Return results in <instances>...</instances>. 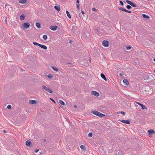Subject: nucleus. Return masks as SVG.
<instances>
[{"mask_svg":"<svg viewBox=\"0 0 155 155\" xmlns=\"http://www.w3.org/2000/svg\"><path fill=\"white\" fill-rule=\"evenodd\" d=\"M153 60L155 62V58H153Z\"/></svg>","mask_w":155,"mask_h":155,"instance_id":"8fccbe9b","label":"nucleus"},{"mask_svg":"<svg viewBox=\"0 0 155 155\" xmlns=\"http://www.w3.org/2000/svg\"><path fill=\"white\" fill-rule=\"evenodd\" d=\"M126 7L127 9L129 10H130L131 8H132L131 6L129 5H127Z\"/></svg>","mask_w":155,"mask_h":155,"instance_id":"bb28decb","label":"nucleus"},{"mask_svg":"<svg viewBox=\"0 0 155 155\" xmlns=\"http://www.w3.org/2000/svg\"><path fill=\"white\" fill-rule=\"evenodd\" d=\"M154 72L155 73V70H154Z\"/></svg>","mask_w":155,"mask_h":155,"instance_id":"5fc2aeb1","label":"nucleus"},{"mask_svg":"<svg viewBox=\"0 0 155 155\" xmlns=\"http://www.w3.org/2000/svg\"><path fill=\"white\" fill-rule=\"evenodd\" d=\"M145 80H147L149 81H152L154 80V77L151 75H148L144 78Z\"/></svg>","mask_w":155,"mask_h":155,"instance_id":"f03ea898","label":"nucleus"},{"mask_svg":"<svg viewBox=\"0 0 155 155\" xmlns=\"http://www.w3.org/2000/svg\"><path fill=\"white\" fill-rule=\"evenodd\" d=\"M119 121H120V122L124 123L126 124H130V120H119Z\"/></svg>","mask_w":155,"mask_h":155,"instance_id":"6e6552de","label":"nucleus"},{"mask_svg":"<svg viewBox=\"0 0 155 155\" xmlns=\"http://www.w3.org/2000/svg\"><path fill=\"white\" fill-rule=\"evenodd\" d=\"M3 132L5 133H6V131L5 130H4Z\"/></svg>","mask_w":155,"mask_h":155,"instance_id":"de8ad7c7","label":"nucleus"},{"mask_svg":"<svg viewBox=\"0 0 155 155\" xmlns=\"http://www.w3.org/2000/svg\"><path fill=\"white\" fill-rule=\"evenodd\" d=\"M51 67L54 70L56 71H58V69L55 67L52 66Z\"/></svg>","mask_w":155,"mask_h":155,"instance_id":"a878e982","label":"nucleus"},{"mask_svg":"<svg viewBox=\"0 0 155 155\" xmlns=\"http://www.w3.org/2000/svg\"><path fill=\"white\" fill-rule=\"evenodd\" d=\"M116 154L117 155H122L123 153L120 150H118L116 151L115 152Z\"/></svg>","mask_w":155,"mask_h":155,"instance_id":"2eb2a0df","label":"nucleus"},{"mask_svg":"<svg viewBox=\"0 0 155 155\" xmlns=\"http://www.w3.org/2000/svg\"><path fill=\"white\" fill-rule=\"evenodd\" d=\"M30 25L28 22H25L22 25V27L25 29L29 27Z\"/></svg>","mask_w":155,"mask_h":155,"instance_id":"0eeeda50","label":"nucleus"},{"mask_svg":"<svg viewBox=\"0 0 155 155\" xmlns=\"http://www.w3.org/2000/svg\"><path fill=\"white\" fill-rule=\"evenodd\" d=\"M37 101L35 100H30L29 101V102L31 104H35L37 103Z\"/></svg>","mask_w":155,"mask_h":155,"instance_id":"4468645a","label":"nucleus"},{"mask_svg":"<svg viewBox=\"0 0 155 155\" xmlns=\"http://www.w3.org/2000/svg\"><path fill=\"white\" fill-rule=\"evenodd\" d=\"M47 77L48 78H51L52 77V76L51 74H49L47 75Z\"/></svg>","mask_w":155,"mask_h":155,"instance_id":"f704fd0d","label":"nucleus"},{"mask_svg":"<svg viewBox=\"0 0 155 155\" xmlns=\"http://www.w3.org/2000/svg\"><path fill=\"white\" fill-rule=\"evenodd\" d=\"M35 25L37 27V28H41V25L40 23H36Z\"/></svg>","mask_w":155,"mask_h":155,"instance_id":"412c9836","label":"nucleus"},{"mask_svg":"<svg viewBox=\"0 0 155 155\" xmlns=\"http://www.w3.org/2000/svg\"><path fill=\"white\" fill-rule=\"evenodd\" d=\"M150 137H151L152 136V134L151 135H150Z\"/></svg>","mask_w":155,"mask_h":155,"instance_id":"864d4df0","label":"nucleus"},{"mask_svg":"<svg viewBox=\"0 0 155 155\" xmlns=\"http://www.w3.org/2000/svg\"><path fill=\"white\" fill-rule=\"evenodd\" d=\"M27 0H19V2L20 3L24 4L26 2Z\"/></svg>","mask_w":155,"mask_h":155,"instance_id":"393cba45","label":"nucleus"},{"mask_svg":"<svg viewBox=\"0 0 155 155\" xmlns=\"http://www.w3.org/2000/svg\"><path fill=\"white\" fill-rule=\"evenodd\" d=\"M80 13H79V17L81 18V16H80Z\"/></svg>","mask_w":155,"mask_h":155,"instance_id":"09e8293b","label":"nucleus"},{"mask_svg":"<svg viewBox=\"0 0 155 155\" xmlns=\"http://www.w3.org/2000/svg\"><path fill=\"white\" fill-rule=\"evenodd\" d=\"M126 2L128 4L134 7H137V5L131 1L127 0H126Z\"/></svg>","mask_w":155,"mask_h":155,"instance_id":"20e7f679","label":"nucleus"},{"mask_svg":"<svg viewBox=\"0 0 155 155\" xmlns=\"http://www.w3.org/2000/svg\"><path fill=\"white\" fill-rule=\"evenodd\" d=\"M76 3H77H77H78V4H79V2L78 0H77Z\"/></svg>","mask_w":155,"mask_h":155,"instance_id":"37998d69","label":"nucleus"},{"mask_svg":"<svg viewBox=\"0 0 155 155\" xmlns=\"http://www.w3.org/2000/svg\"><path fill=\"white\" fill-rule=\"evenodd\" d=\"M11 107H12V106H11V105H8L7 107V108L8 109H11Z\"/></svg>","mask_w":155,"mask_h":155,"instance_id":"c9c22d12","label":"nucleus"},{"mask_svg":"<svg viewBox=\"0 0 155 155\" xmlns=\"http://www.w3.org/2000/svg\"><path fill=\"white\" fill-rule=\"evenodd\" d=\"M47 36L46 35H44L43 36V39L45 40H46L47 39Z\"/></svg>","mask_w":155,"mask_h":155,"instance_id":"cd10ccee","label":"nucleus"},{"mask_svg":"<svg viewBox=\"0 0 155 155\" xmlns=\"http://www.w3.org/2000/svg\"><path fill=\"white\" fill-rule=\"evenodd\" d=\"M77 8L78 9V11L80 12V5L79 4H76Z\"/></svg>","mask_w":155,"mask_h":155,"instance_id":"c85d7f7f","label":"nucleus"},{"mask_svg":"<svg viewBox=\"0 0 155 155\" xmlns=\"http://www.w3.org/2000/svg\"><path fill=\"white\" fill-rule=\"evenodd\" d=\"M80 147L82 149L85 150V147L84 145H81L80 146Z\"/></svg>","mask_w":155,"mask_h":155,"instance_id":"c756f323","label":"nucleus"},{"mask_svg":"<svg viewBox=\"0 0 155 155\" xmlns=\"http://www.w3.org/2000/svg\"><path fill=\"white\" fill-rule=\"evenodd\" d=\"M119 75L120 76H122V74H121V73H120L119 74Z\"/></svg>","mask_w":155,"mask_h":155,"instance_id":"49530a36","label":"nucleus"},{"mask_svg":"<svg viewBox=\"0 0 155 155\" xmlns=\"http://www.w3.org/2000/svg\"><path fill=\"white\" fill-rule=\"evenodd\" d=\"M102 44L105 47H107L109 45V42L106 40H104L102 41Z\"/></svg>","mask_w":155,"mask_h":155,"instance_id":"39448f33","label":"nucleus"},{"mask_svg":"<svg viewBox=\"0 0 155 155\" xmlns=\"http://www.w3.org/2000/svg\"><path fill=\"white\" fill-rule=\"evenodd\" d=\"M91 94L96 97H98L99 96V94L96 91H92L91 92Z\"/></svg>","mask_w":155,"mask_h":155,"instance_id":"423d86ee","label":"nucleus"},{"mask_svg":"<svg viewBox=\"0 0 155 155\" xmlns=\"http://www.w3.org/2000/svg\"><path fill=\"white\" fill-rule=\"evenodd\" d=\"M66 14H67V16H68V17L69 18H71V16L70 15L69 13V12L67 10H66Z\"/></svg>","mask_w":155,"mask_h":155,"instance_id":"5701e85b","label":"nucleus"},{"mask_svg":"<svg viewBox=\"0 0 155 155\" xmlns=\"http://www.w3.org/2000/svg\"><path fill=\"white\" fill-rule=\"evenodd\" d=\"M137 104H138L139 105H140V106H141L143 109L147 110V108L143 104L138 102L137 103Z\"/></svg>","mask_w":155,"mask_h":155,"instance_id":"ddd939ff","label":"nucleus"},{"mask_svg":"<svg viewBox=\"0 0 155 155\" xmlns=\"http://www.w3.org/2000/svg\"><path fill=\"white\" fill-rule=\"evenodd\" d=\"M123 82L124 83V84L125 85H127L129 84V82L127 79H124L123 81Z\"/></svg>","mask_w":155,"mask_h":155,"instance_id":"aec40b11","label":"nucleus"},{"mask_svg":"<svg viewBox=\"0 0 155 155\" xmlns=\"http://www.w3.org/2000/svg\"><path fill=\"white\" fill-rule=\"evenodd\" d=\"M142 16L143 18H146L147 19H149L150 18V17L149 16L146 14H142Z\"/></svg>","mask_w":155,"mask_h":155,"instance_id":"4be33fe9","label":"nucleus"},{"mask_svg":"<svg viewBox=\"0 0 155 155\" xmlns=\"http://www.w3.org/2000/svg\"><path fill=\"white\" fill-rule=\"evenodd\" d=\"M33 44L34 45H38L39 46V45H40V44L37 43L36 42H34L33 43Z\"/></svg>","mask_w":155,"mask_h":155,"instance_id":"7c9ffc66","label":"nucleus"},{"mask_svg":"<svg viewBox=\"0 0 155 155\" xmlns=\"http://www.w3.org/2000/svg\"><path fill=\"white\" fill-rule=\"evenodd\" d=\"M26 145L27 147H31V142L30 140H27L26 142Z\"/></svg>","mask_w":155,"mask_h":155,"instance_id":"9b49d317","label":"nucleus"},{"mask_svg":"<svg viewBox=\"0 0 155 155\" xmlns=\"http://www.w3.org/2000/svg\"><path fill=\"white\" fill-rule=\"evenodd\" d=\"M39 150L38 149H36L35 150V153H37L38 151Z\"/></svg>","mask_w":155,"mask_h":155,"instance_id":"a19ab883","label":"nucleus"},{"mask_svg":"<svg viewBox=\"0 0 155 155\" xmlns=\"http://www.w3.org/2000/svg\"><path fill=\"white\" fill-rule=\"evenodd\" d=\"M25 15L24 14L21 15L19 17L21 21L24 20L25 19Z\"/></svg>","mask_w":155,"mask_h":155,"instance_id":"dca6fc26","label":"nucleus"},{"mask_svg":"<svg viewBox=\"0 0 155 155\" xmlns=\"http://www.w3.org/2000/svg\"><path fill=\"white\" fill-rule=\"evenodd\" d=\"M91 113L94 114L95 115L100 117L106 116V115L102 114L101 113L96 110H91Z\"/></svg>","mask_w":155,"mask_h":155,"instance_id":"f257e3e1","label":"nucleus"},{"mask_svg":"<svg viewBox=\"0 0 155 155\" xmlns=\"http://www.w3.org/2000/svg\"><path fill=\"white\" fill-rule=\"evenodd\" d=\"M39 153H40V154L41 153L40 152H39Z\"/></svg>","mask_w":155,"mask_h":155,"instance_id":"6e6d98bb","label":"nucleus"},{"mask_svg":"<svg viewBox=\"0 0 155 155\" xmlns=\"http://www.w3.org/2000/svg\"><path fill=\"white\" fill-rule=\"evenodd\" d=\"M42 87L45 91L51 94L53 93V91L51 88L47 87L45 86H43Z\"/></svg>","mask_w":155,"mask_h":155,"instance_id":"7ed1b4c3","label":"nucleus"},{"mask_svg":"<svg viewBox=\"0 0 155 155\" xmlns=\"http://www.w3.org/2000/svg\"><path fill=\"white\" fill-rule=\"evenodd\" d=\"M74 108H76L77 107V106L76 105H74Z\"/></svg>","mask_w":155,"mask_h":155,"instance_id":"c03bdc74","label":"nucleus"},{"mask_svg":"<svg viewBox=\"0 0 155 155\" xmlns=\"http://www.w3.org/2000/svg\"><path fill=\"white\" fill-rule=\"evenodd\" d=\"M21 70L22 71H23V69H21Z\"/></svg>","mask_w":155,"mask_h":155,"instance_id":"603ef678","label":"nucleus"},{"mask_svg":"<svg viewBox=\"0 0 155 155\" xmlns=\"http://www.w3.org/2000/svg\"><path fill=\"white\" fill-rule=\"evenodd\" d=\"M81 13H82L83 15H84V14L85 13H84V11H81Z\"/></svg>","mask_w":155,"mask_h":155,"instance_id":"79ce46f5","label":"nucleus"},{"mask_svg":"<svg viewBox=\"0 0 155 155\" xmlns=\"http://www.w3.org/2000/svg\"><path fill=\"white\" fill-rule=\"evenodd\" d=\"M59 103L62 105H65V104L64 102L61 100H59Z\"/></svg>","mask_w":155,"mask_h":155,"instance_id":"b1692460","label":"nucleus"},{"mask_svg":"<svg viewBox=\"0 0 155 155\" xmlns=\"http://www.w3.org/2000/svg\"><path fill=\"white\" fill-rule=\"evenodd\" d=\"M120 5H121L122 6H123L124 5V4L123 2H122V1H120Z\"/></svg>","mask_w":155,"mask_h":155,"instance_id":"4c0bfd02","label":"nucleus"},{"mask_svg":"<svg viewBox=\"0 0 155 155\" xmlns=\"http://www.w3.org/2000/svg\"><path fill=\"white\" fill-rule=\"evenodd\" d=\"M54 8L58 12H59L60 10V6H55L54 7Z\"/></svg>","mask_w":155,"mask_h":155,"instance_id":"6ab92c4d","label":"nucleus"},{"mask_svg":"<svg viewBox=\"0 0 155 155\" xmlns=\"http://www.w3.org/2000/svg\"><path fill=\"white\" fill-rule=\"evenodd\" d=\"M7 6H10V5H9L6 4L5 5V7H6Z\"/></svg>","mask_w":155,"mask_h":155,"instance_id":"a18cd8bd","label":"nucleus"},{"mask_svg":"<svg viewBox=\"0 0 155 155\" xmlns=\"http://www.w3.org/2000/svg\"><path fill=\"white\" fill-rule=\"evenodd\" d=\"M101 76L105 81H107V78L105 75L103 73H101Z\"/></svg>","mask_w":155,"mask_h":155,"instance_id":"a211bd4d","label":"nucleus"},{"mask_svg":"<svg viewBox=\"0 0 155 155\" xmlns=\"http://www.w3.org/2000/svg\"><path fill=\"white\" fill-rule=\"evenodd\" d=\"M118 9L119 10H122V11L125 12H127L128 13H131V11H129L128 10H127L126 9H125V8H122V7H119Z\"/></svg>","mask_w":155,"mask_h":155,"instance_id":"1a4fd4ad","label":"nucleus"},{"mask_svg":"<svg viewBox=\"0 0 155 155\" xmlns=\"http://www.w3.org/2000/svg\"><path fill=\"white\" fill-rule=\"evenodd\" d=\"M92 10L93 11H97L96 9L94 8H92Z\"/></svg>","mask_w":155,"mask_h":155,"instance_id":"ea45409f","label":"nucleus"},{"mask_svg":"<svg viewBox=\"0 0 155 155\" xmlns=\"http://www.w3.org/2000/svg\"><path fill=\"white\" fill-rule=\"evenodd\" d=\"M39 46L44 49L46 50L47 49V47L45 45L40 44L39 45Z\"/></svg>","mask_w":155,"mask_h":155,"instance_id":"f3484780","label":"nucleus"},{"mask_svg":"<svg viewBox=\"0 0 155 155\" xmlns=\"http://www.w3.org/2000/svg\"><path fill=\"white\" fill-rule=\"evenodd\" d=\"M50 100L51 101H52V102H53L54 103H55V101H54V100L52 98H50Z\"/></svg>","mask_w":155,"mask_h":155,"instance_id":"e433bc0d","label":"nucleus"},{"mask_svg":"<svg viewBox=\"0 0 155 155\" xmlns=\"http://www.w3.org/2000/svg\"><path fill=\"white\" fill-rule=\"evenodd\" d=\"M92 135H93L92 133L91 132H90L89 133L88 136L89 137H92Z\"/></svg>","mask_w":155,"mask_h":155,"instance_id":"473e14b6","label":"nucleus"},{"mask_svg":"<svg viewBox=\"0 0 155 155\" xmlns=\"http://www.w3.org/2000/svg\"><path fill=\"white\" fill-rule=\"evenodd\" d=\"M67 64L68 65H72V63H70V62H68L67 63Z\"/></svg>","mask_w":155,"mask_h":155,"instance_id":"58836bf2","label":"nucleus"},{"mask_svg":"<svg viewBox=\"0 0 155 155\" xmlns=\"http://www.w3.org/2000/svg\"><path fill=\"white\" fill-rule=\"evenodd\" d=\"M117 114L121 113L123 115H124L125 114V112L124 111L118 112L117 113Z\"/></svg>","mask_w":155,"mask_h":155,"instance_id":"2f4dec72","label":"nucleus"},{"mask_svg":"<svg viewBox=\"0 0 155 155\" xmlns=\"http://www.w3.org/2000/svg\"><path fill=\"white\" fill-rule=\"evenodd\" d=\"M58 27L57 26H51L49 27V28L53 31H55L57 29Z\"/></svg>","mask_w":155,"mask_h":155,"instance_id":"9d476101","label":"nucleus"},{"mask_svg":"<svg viewBox=\"0 0 155 155\" xmlns=\"http://www.w3.org/2000/svg\"><path fill=\"white\" fill-rule=\"evenodd\" d=\"M148 133H149V136L150 137V135H151L153 134H155V132L154 130L153 129H150L148 130Z\"/></svg>","mask_w":155,"mask_h":155,"instance_id":"f8f14e48","label":"nucleus"},{"mask_svg":"<svg viewBox=\"0 0 155 155\" xmlns=\"http://www.w3.org/2000/svg\"><path fill=\"white\" fill-rule=\"evenodd\" d=\"M126 48L127 50H129L131 48V47L130 46H127L126 47Z\"/></svg>","mask_w":155,"mask_h":155,"instance_id":"72a5a7b5","label":"nucleus"},{"mask_svg":"<svg viewBox=\"0 0 155 155\" xmlns=\"http://www.w3.org/2000/svg\"><path fill=\"white\" fill-rule=\"evenodd\" d=\"M46 139H44V141H46Z\"/></svg>","mask_w":155,"mask_h":155,"instance_id":"3c124183","label":"nucleus"}]
</instances>
